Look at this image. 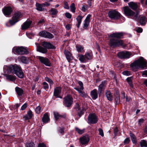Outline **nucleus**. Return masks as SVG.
<instances>
[{"mask_svg": "<svg viewBox=\"0 0 147 147\" xmlns=\"http://www.w3.org/2000/svg\"><path fill=\"white\" fill-rule=\"evenodd\" d=\"M98 121L97 118L94 114H90L88 117V123L90 124H95Z\"/></svg>", "mask_w": 147, "mask_h": 147, "instance_id": "9b49d317", "label": "nucleus"}, {"mask_svg": "<svg viewBox=\"0 0 147 147\" xmlns=\"http://www.w3.org/2000/svg\"><path fill=\"white\" fill-rule=\"evenodd\" d=\"M35 145L33 143H30L27 144H26L27 147H35Z\"/></svg>", "mask_w": 147, "mask_h": 147, "instance_id": "603ef678", "label": "nucleus"}, {"mask_svg": "<svg viewBox=\"0 0 147 147\" xmlns=\"http://www.w3.org/2000/svg\"><path fill=\"white\" fill-rule=\"evenodd\" d=\"M64 8L66 9H69V7L68 5V3L67 2H65L64 3Z\"/></svg>", "mask_w": 147, "mask_h": 147, "instance_id": "4d7b16f0", "label": "nucleus"}, {"mask_svg": "<svg viewBox=\"0 0 147 147\" xmlns=\"http://www.w3.org/2000/svg\"><path fill=\"white\" fill-rule=\"evenodd\" d=\"M123 35L122 32L115 33L111 34L109 36L110 37L121 38Z\"/></svg>", "mask_w": 147, "mask_h": 147, "instance_id": "5701e85b", "label": "nucleus"}, {"mask_svg": "<svg viewBox=\"0 0 147 147\" xmlns=\"http://www.w3.org/2000/svg\"><path fill=\"white\" fill-rule=\"evenodd\" d=\"M91 17V16L90 14L88 15L84 21V27L85 29L87 28L89 25Z\"/></svg>", "mask_w": 147, "mask_h": 147, "instance_id": "a211bd4d", "label": "nucleus"}, {"mask_svg": "<svg viewBox=\"0 0 147 147\" xmlns=\"http://www.w3.org/2000/svg\"><path fill=\"white\" fill-rule=\"evenodd\" d=\"M147 62L142 57H140L137 60L131 63L130 67L133 70L136 71V69L139 68H146Z\"/></svg>", "mask_w": 147, "mask_h": 147, "instance_id": "f03ea898", "label": "nucleus"}, {"mask_svg": "<svg viewBox=\"0 0 147 147\" xmlns=\"http://www.w3.org/2000/svg\"><path fill=\"white\" fill-rule=\"evenodd\" d=\"M64 53L68 61L69 62L72 58L71 54L69 51H65Z\"/></svg>", "mask_w": 147, "mask_h": 147, "instance_id": "a878e982", "label": "nucleus"}, {"mask_svg": "<svg viewBox=\"0 0 147 147\" xmlns=\"http://www.w3.org/2000/svg\"><path fill=\"white\" fill-rule=\"evenodd\" d=\"M78 84L80 86V87L77 88L79 89V90H83L84 88L83 86V84L82 82L81 81H79L78 82Z\"/></svg>", "mask_w": 147, "mask_h": 147, "instance_id": "37998d69", "label": "nucleus"}, {"mask_svg": "<svg viewBox=\"0 0 147 147\" xmlns=\"http://www.w3.org/2000/svg\"><path fill=\"white\" fill-rule=\"evenodd\" d=\"M24 118L26 120H28L30 119V118H29V117L27 115L24 116Z\"/></svg>", "mask_w": 147, "mask_h": 147, "instance_id": "0e129e2a", "label": "nucleus"}, {"mask_svg": "<svg viewBox=\"0 0 147 147\" xmlns=\"http://www.w3.org/2000/svg\"><path fill=\"white\" fill-rule=\"evenodd\" d=\"M122 97L124 99L125 98V93L124 92H122L121 93Z\"/></svg>", "mask_w": 147, "mask_h": 147, "instance_id": "e2e57ef3", "label": "nucleus"}, {"mask_svg": "<svg viewBox=\"0 0 147 147\" xmlns=\"http://www.w3.org/2000/svg\"><path fill=\"white\" fill-rule=\"evenodd\" d=\"M143 29L141 28H138L136 30V31L138 32H142Z\"/></svg>", "mask_w": 147, "mask_h": 147, "instance_id": "bf43d9fd", "label": "nucleus"}, {"mask_svg": "<svg viewBox=\"0 0 147 147\" xmlns=\"http://www.w3.org/2000/svg\"><path fill=\"white\" fill-rule=\"evenodd\" d=\"M38 58L41 63L44 64L47 66H51V62L48 59L40 56L38 57Z\"/></svg>", "mask_w": 147, "mask_h": 147, "instance_id": "f8f14e48", "label": "nucleus"}, {"mask_svg": "<svg viewBox=\"0 0 147 147\" xmlns=\"http://www.w3.org/2000/svg\"><path fill=\"white\" fill-rule=\"evenodd\" d=\"M27 104L26 103H24L21 107V109L22 110H24L26 108Z\"/></svg>", "mask_w": 147, "mask_h": 147, "instance_id": "6e6d98bb", "label": "nucleus"}, {"mask_svg": "<svg viewBox=\"0 0 147 147\" xmlns=\"http://www.w3.org/2000/svg\"><path fill=\"white\" fill-rule=\"evenodd\" d=\"M130 141V140L129 138H127L124 141V143L125 144H128L129 143Z\"/></svg>", "mask_w": 147, "mask_h": 147, "instance_id": "864d4df0", "label": "nucleus"}, {"mask_svg": "<svg viewBox=\"0 0 147 147\" xmlns=\"http://www.w3.org/2000/svg\"><path fill=\"white\" fill-rule=\"evenodd\" d=\"M50 11L51 12V14L53 15L56 14L58 12L57 10L54 8H51Z\"/></svg>", "mask_w": 147, "mask_h": 147, "instance_id": "a19ab883", "label": "nucleus"}, {"mask_svg": "<svg viewBox=\"0 0 147 147\" xmlns=\"http://www.w3.org/2000/svg\"><path fill=\"white\" fill-rule=\"evenodd\" d=\"M142 75H145L147 77V70L143 71L142 72Z\"/></svg>", "mask_w": 147, "mask_h": 147, "instance_id": "680f3d73", "label": "nucleus"}, {"mask_svg": "<svg viewBox=\"0 0 147 147\" xmlns=\"http://www.w3.org/2000/svg\"><path fill=\"white\" fill-rule=\"evenodd\" d=\"M32 23L31 21L27 20L24 22L22 26V30L26 29L29 28Z\"/></svg>", "mask_w": 147, "mask_h": 147, "instance_id": "f3484780", "label": "nucleus"}, {"mask_svg": "<svg viewBox=\"0 0 147 147\" xmlns=\"http://www.w3.org/2000/svg\"><path fill=\"white\" fill-rule=\"evenodd\" d=\"M2 11L5 16H8L11 14L13 10L11 7L8 6L4 7L2 9Z\"/></svg>", "mask_w": 147, "mask_h": 147, "instance_id": "2eb2a0df", "label": "nucleus"}, {"mask_svg": "<svg viewBox=\"0 0 147 147\" xmlns=\"http://www.w3.org/2000/svg\"><path fill=\"white\" fill-rule=\"evenodd\" d=\"M84 56L87 61L88 60H90L92 59L93 55L91 52L86 53Z\"/></svg>", "mask_w": 147, "mask_h": 147, "instance_id": "cd10ccee", "label": "nucleus"}, {"mask_svg": "<svg viewBox=\"0 0 147 147\" xmlns=\"http://www.w3.org/2000/svg\"><path fill=\"white\" fill-rule=\"evenodd\" d=\"M130 136L133 143L134 144H136V143L137 140L136 136L131 133H130Z\"/></svg>", "mask_w": 147, "mask_h": 147, "instance_id": "f704fd0d", "label": "nucleus"}, {"mask_svg": "<svg viewBox=\"0 0 147 147\" xmlns=\"http://www.w3.org/2000/svg\"><path fill=\"white\" fill-rule=\"evenodd\" d=\"M63 105L66 107H69L73 104V98L72 96L70 95H67L63 98Z\"/></svg>", "mask_w": 147, "mask_h": 147, "instance_id": "6e6552de", "label": "nucleus"}, {"mask_svg": "<svg viewBox=\"0 0 147 147\" xmlns=\"http://www.w3.org/2000/svg\"><path fill=\"white\" fill-rule=\"evenodd\" d=\"M88 6L86 5H84L82 6L81 10L83 12H85L88 9Z\"/></svg>", "mask_w": 147, "mask_h": 147, "instance_id": "c03bdc74", "label": "nucleus"}, {"mask_svg": "<svg viewBox=\"0 0 147 147\" xmlns=\"http://www.w3.org/2000/svg\"><path fill=\"white\" fill-rule=\"evenodd\" d=\"M79 58V60L82 63H86L87 61L86 58L84 55H80L78 56Z\"/></svg>", "mask_w": 147, "mask_h": 147, "instance_id": "c85d7f7f", "label": "nucleus"}, {"mask_svg": "<svg viewBox=\"0 0 147 147\" xmlns=\"http://www.w3.org/2000/svg\"><path fill=\"white\" fill-rule=\"evenodd\" d=\"M74 89L76 90L80 94V95L83 98H85L88 97L87 94L83 91V90H79L77 88H74Z\"/></svg>", "mask_w": 147, "mask_h": 147, "instance_id": "4be33fe9", "label": "nucleus"}, {"mask_svg": "<svg viewBox=\"0 0 147 147\" xmlns=\"http://www.w3.org/2000/svg\"><path fill=\"white\" fill-rule=\"evenodd\" d=\"M83 17L82 16L79 15L78 16L76 19V20L77 23V26L78 28H79L80 27V25L81 24L82 19L83 18Z\"/></svg>", "mask_w": 147, "mask_h": 147, "instance_id": "393cba45", "label": "nucleus"}, {"mask_svg": "<svg viewBox=\"0 0 147 147\" xmlns=\"http://www.w3.org/2000/svg\"><path fill=\"white\" fill-rule=\"evenodd\" d=\"M66 18L68 19H70L71 18V15L69 12H66L65 14Z\"/></svg>", "mask_w": 147, "mask_h": 147, "instance_id": "8fccbe9b", "label": "nucleus"}, {"mask_svg": "<svg viewBox=\"0 0 147 147\" xmlns=\"http://www.w3.org/2000/svg\"><path fill=\"white\" fill-rule=\"evenodd\" d=\"M53 114L54 117L56 120L58 119L60 117V116L59 115L58 113L57 112H54Z\"/></svg>", "mask_w": 147, "mask_h": 147, "instance_id": "79ce46f5", "label": "nucleus"}, {"mask_svg": "<svg viewBox=\"0 0 147 147\" xmlns=\"http://www.w3.org/2000/svg\"><path fill=\"white\" fill-rule=\"evenodd\" d=\"M123 9L126 16L130 17L136 20H138V13H135L128 7H125L123 8Z\"/></svg>", "mask_w": 147, "mask_h": 147, "instance_id": "7ed1b4c3", "label": "nucleus"}, {"mask_svg": "<svg viewBox=\"0 0 147 147\" xmlns=\"http://www.w3.org/2000/svg\"><path fill=\"white\" fill-rule=\"evenodd\" d=\"M90 95L93 99H96L98 98V94L96 89H94L91 91L90 92Z\"/></svg>", "mask_w": 147, "mask_h": 147, "instance_id": "aec40b11", "label": "nucleus"}, {"mask_svg": "<svg viewBox=\"0 0 147 147\" xmlns=\"http://www.w3.org/2000/svg\"><path fill=\"white\" fill-rule=\"evenodd\" d=\"M70 8L71 11L73 13L75 12V10L76 9L75 7V5L74 3H72L70 6Z\"/></svg>", "mask_w": 147, "mask_h": 147, "instance_id": "58836bf2", "label": "nucleus"}, {"mask_svg": "<svg viewBox=\"0 0 147 147\" xmlns=\"http://www.w3.org/2000/svg\"><path fill=\"white\" fill-rule=\"evenodd\" d=\"M131 55V53L127 51H123L118 53L117 56L121 59H128Z\"/></svg>", "mask_w": 147, "mask_h": 147, "instance_id": "1a4fd4ad", "label": "nucleus"}, {"mask_svg": "<svg viewBox=\"0 0 147 147\" xmlns=\"http://www.w3.org/2000/svg\"><path fill=\"white\" fill-rule=\"evenodd\" d=\"M38 147H46V146L43 143H39L38 145Z\"/></svg>", "mask_w": 147, "mask_h": 147, "instance_id": "13d9d810", "label": "nucleus"}, {"mask_svg": "<svg viewBox=\"0 0 147 147\" xmlns=\"http://www.w3.org/2000/svg\"><path fill=\"white\" fill-rule=\"evenodd\" d=\"M106 95L107 99L111 101L113 100V96L111 93L109 91H107L106 93Z\"/></svg>", "mask_w": 147, "mask_h": 147, "instance_id": "bb28decb", "label": "nucleus"}, {"mask_svg": "<svg viewBox=\"0 0 147 147\" xmlns=\"http://www.w3.org/2000/svg\"><path fill=\"white\" fill-rule=\"evenodd\" d=\"M21 62L27 64L29 63L28 60L25 56H22L18 58Z\"/></svg>", "mask_w": 147, "mask_h": 147, "instance_id": "72a5a7b5", "label": "nucleus"}, {"mask_svg": "<svg viewBox=\"0 0 147 147\" xmlns=\"http://www.w3.org/2000/svg\"><path fill=\"white\" fill-rule=\"evenodd\" d=\"M128 82L132 81V78H128L127 79Z\"/></svg>", "mask_w": 147, "mask_h": 147, "instance_id": "69168bd1", "label": "nucleus"}, {"mask_svg": "<svg viewBox=\"0 0 147 147\" xmlns=\"http://www.w3.org/2000/svg\"><path fill=\"white\" fill-rule=\"evenodd\" d=\"M122 73L123 75L127 76H129L130 75V72L128 71H125L123 72Z\"/></svg>", "mask_w": 147, "mask_h": 147, "instance_id": "de8ad7c7", "label": "nucleus"}, {"mask_svg": "<svg viewBox=\"0 0 147 147\" xmlns=\"http://www.w3.org/2000/svg\"><path fill=\"white\" fill-rule=\"evenodd\" d=\"M76 48L78 52H82L83 51L84 48L80 45H76Z\"/></svg>", "mask_w": 147, "mask_h": 147, "instance_id": "4c0bfd02", "label": "nucleus"}, {"mask_svg": "<svg viewBox=\"0 0 147 147\" xmlns=\"http://www.w3.org/2000/svg\"><path fill=\"white\" fill-rule=\"evenodd\" d=\"M42 45L44 48L40 46H38L37 50L43 53H45L47 52V48L53 49L55 48V47L53 45L49 42H43Z\"/></svg>", "mask_w": 147, "mask_h": 147, "instance_id": "20e7f679", "label": "nucleus"}, {"mask_svg": "<svg viewBox=\"0 0 147 147\" xmlns=\"http://www.w3.org/2000/svg\"><path fill=\"white\" fill-rule=\"evenodd\" d=\"M129 7L133 9H136L138 5L137 4L133 2H131L128 3Z\"/></svg>", "mask_w": 147, "mask_h": 147, "instance_id": "c756f323", "label": "nucleus"}, {"mask_svg": "<svg viewBox=\"0 0 147 147\" xmlns=\"http://www.w3.org/2000/svg\"><path fill=\"white\" fill-rule=\"evenodd\" d=\"M41 110V107L39 106H38L36 107L35 109V111L36 113L37 114H39Z\"/></svg>", "mask_w": 147, "mask_h": 147, "instance_id": "49530a36", "label": "nucleus"}, {"mask_svg": "<svg viewBox=\"0 0 147 147\" xmlns=\"http://www.w3.org/2000/svg\"><path fill=\"white\" fill-rule=\"evenodd\" d=\"M15 90L18 95L22 96L23 92L22 89L18 87H16L15 88Z\"/></svg>", "mask_w": 147, "mask_h": 147, "instance_id": "2f4dec72", "label": "nucleus"}, {"mask_svg": "<svg viewBox=\"0 0 147 147\" xmlns=\"http://www.w3.org/2000/svg\"><path fill=\"white\" fill-rule=\"evenodd\" d=\"M21 17V15L20 13H15L12 17V19L9 21V23L11 25H13L18 22L19 21V19Z\"/></svg>", "mask_w": 147, "mask_h": 147, "instance_id": "9d476101", "label": "nucleus"}, {"mask_svg": "<svg viewBox=\"0 0 147 147\" xmlns=\"http://www.w3.org/2000/svg\"><path fill=\"white\" fill-rule=\"evenodd\" d=\"M75 129L78 133L80 134H82L84 132V129H80L77 127H75Z\"/></svg>", "mask_w": 147, "mask_h": 147, "instance_id": "ea45409f", "label": "nucleus"}, {"mask_svg": "<svg viewBox=\"0 0 147 147\" xmlns=\"http://www.w3.org/2000/svg\"><path fill=\"white\" fill-rule=\"evenodd\" d=\"M109 17L112 20H117L121 17V14L115 9L112 10L108 13Z\"/></svg>", "mask_w": 147, "mask_h": 147, "instance_id": "423d86ee", "label": "nucleus"}, {"mask_svg": "<svg viewBox=\"0 0 147 147\" xmlns=\"http://www.w3.org/2000/svg\"><path fill=\"white\" fill-rule=\"evenodd\" d=\"M43 84L44 86V87L45 89H47L49 88V86L48 84L45 82H44L43 83Z\"/></svg>", "mask_w": 147, "mask_h": 147, "instance_id": "5fc2aeb1", "label": "nucleus"}, {"mask_svg": "<svg viewBox=\"0 0 147 147\" xmlns=\"http://www.w3.org/2000/svg\"><path fill=\"white\" fill-rule=\"evenodd\" d=\"M44 4H40L38 3H36V9L37 10L41 11L44 10V8H43L44 7Z\"/></svg>", "mask_w": 147, "mask_h": 147, "instance_id": "7c9ffc66", "label": "nucleus"}, {"mask_svg": "<svg viewBox=\"0 0 147 147\" xmlns=\"http://www.w3.org/2000/svg\"><path fill=\"white\" fill-rule=\"evenodd\" d=\"M50 121L49 116L48 114L46 113L44 114L42 118V121L44 123H46L49 122Z\"/></svg>", "mask_w": 147, "mask_h": 147, "instance_id": "b1692460", "label": "nucleus"}, {"mask_svg": "<svg viewBox=\"0 0 147 147\" xmlns=\"http://www.w3.org/2000/svg\"><path fill=\"white\" fill-rule=\"evenodd\" d=\"M27 115L29 117V118L30 119L32 117L33 114L31 110L29 111L27 113Z\"/></svg>", "mask_w": 147, "mask_h": 147, "instance_id": "3c124183", "label": "nucleus"}, {"mask_svg": "<svg viewBox=\"0 0 147 147\" xmlns=\"http://www.w3.org/2000/svg\"><path fill=\"white\" fill-rule=\"evenodd\" d=\"M61 91V88L60 87H57L54 89V95L56 98L59 97L61 98V97H59Z\"/></svg>", "mask_w": 147, "mask_h": 147, "instance_id": "dca6fc26", "label": "nucleus"}, {"mask_svg": "<svg viewBox=\"0 0 147 147\" xmlns=\"http://www.w3.org/2000/svg\"><path fill=\"white\" fill-rule=\"evenodd\" d=\"M140 144L141 147H147V141L146 140H141Z\"/></svg>", "mask_w": 147, "mask_h": 147, "instance_id": "e433bc0d", "label": "nucleus"}, {"mask_svg": "<svg viewBox=\"0 0 147 147\" xmlns=\"http://www.w3.org/2000/svg\"><path fill=\"white\" fill-rule=\"evenodd\" d=\"M39 35L40 36L49 38H53V36L52 34L47 31L40 32L39 33Z\"/></svg>", "mask_w": 147, "mask_h": 147, "instance_id": "ddd939ff", "label": "nucleus"}, {"mask_svg": "<svg viewBox=\"0 0 147 147\" xmlns=\"http://www.w3.org/2000/svg\"><path fill=\"white\" fill-rule=\"evenodd\" d=\"M92 0H89L88 1V7H91V6H92V4H91V1H92Z\"/></svg>", "mask_w": 147, "mask_h": 147, "instance_id": "052dcab7", "label": "nucleus"}, {"mask_svg": "<svg viewBox=\"0 0 147 147\" xmlns=\"http://www.w3.org/2000/svg\"><path fill=\"white\" fill-rule=\"evenodd\" d=\"M115 100L116 103L117 104L120 102V97L119 93L117 92L115 95Z\"/></svg>", "mask_w": 147, "mask_h": 147, "instance_id": "473e14b6", "label": "nucleus"}, {"mask_svg": "<svg viewBox=\"0 0 147 147\" xmlns=\"http://www.w3.org/2000/svg\"><path fill=\"white\" fill-rule=\"evenodd\" d=\"M4 75L6 77V79L7 80L14 81L16 80V77L12 75H9L5 74Z\"/></svg>", "mask_w": 147, "mask_h": 147, "instance_id": "6ab92c4d", "label": "nucleus"}, {"mask_svg": "<svg viewBox=\"0 0 147 147\" xmlns=\"http://www.w3.org/2000/svg\"><path fill=\"white\" fill-rule=\"evenodd\" d=\"M3 69L5 73L7 71L8 73L15 74L20 78H22L24 76L23 72L22 70L21 67L16 64L9 66L5 65Z\"/></svg>", "mask_w": 147, "mask_h": 147, "instance_id": "f257e3e1", "label": "nucleus"}, {"mask_svg": "<svg viewBox=\"0 0 147 147\" xmlns=\"http://www.w3.org/2000/svg\"><path fill=\"white\" fill-rule=\"evenodd\" d=\"M98 131L99 134L101 136L103 137L104 136V134L103 132V131L102 129L101 128H99L98 129Z\"/></svg>", "mask_w": 147, "mask_h": 147, "instance_id": "09e8293b", "label": "nucleus"}, {"mask_svg": "<svg viewBox=\"0 0 147 147\" xmlns=\"http://www.w3.org/2000/svg\"><path fill=\"white\" fill-rule=\"evenodd\" d=\"M109 44L111 47L114 48L122 45L123 42L122 40L120 39L112 38L110 40Z\"/></svg>", "mask_w": 147, "mask_h": 147, "instance_id": "0eeeda50", "label": "nucleus"}, {"mask_svg": "<svg viewBox=\"0 0 147 147\" xmlns=\"http://www.w3.org/2000/svg\"><path fill=\"white\" fill-rule=\"evenodd\" d=\"M106 87L105 82H102L101 84L98 86V91L99 96L100 97L101 94L102 93Z\"/></svg>", "mask_w": 147, "mask_h": 147, "instance_id": "4468645a", "label": "nucleus"}, {"mask_svg": "<svg viewBox=\"0 0 147 147\" xmlns=\"http://www.w3.org/2000/svg\"><path fill=\"white\" fill-rule=\"evenodd\" d=\"M146 17L145 16H142L140 18V22L141 25H144L146 22Z\"/></svg>", "mask_w": 147, "mask_h": 147, "instance_id": "c9c22d12", "label": "nucleus"}, {"mask_svg": "<svg viewBox=\"0 0 147 147\" xmlns=\"http://www.w3.org/2000/svg\"><path fill=\"white\" fill-rule=\"evenodd\" d=\"M45 80L51 84H53V82L52 80L48 77L45 78Z\"/></svg>", "mask_w": 147, "mask_h": 147, "instance_id": "a18cd8bd", "label": "nucleus"}, {"mask_svg": "<svg viewBox=\"0 0 147 147\" xmlns=\"http://www.w3.org/2000/svg\"><path fill=\"white\" fill-rule=\"evenodd\" d=\"M43 4H44V7H45V6H49V5H50V4L49 3H47V2H45L44 3H43Z\"/></svg>", "mask_w": 147, "mask_h": 147, "instance_id": "774afa93", "label": "nucleus"}, {"mask_svg": "<svg viewBox=\"0 0 147 147\" xmlns=\"http://www.w3.org/2000/svg\"><path fill=\"white\" fill-rule=\"evenodd\" d=\"M12 51L14 53L19 54H24L28 53V49L27 47H15L13 48Z\"/></svg>", "mask_w": 147, "mask_h": 147, "instance_id": "39448f33", "label": "nucleus"}, {"mask_svg": "<svg viewBox=\"0 0 147 147\" xmlns=\"http://www.w3.org/2000/svg\"><path fill=\"white\" fill-rule=\"evenodd\" d=\"M144 121V120L142 119H141L139 120L138 121L139 123V124H141Z\"/></svg>", "mask_w": 147, "mask_h": 147, "instance_id": "338daca9", "label": "nucleus"}, {"mask_svg": "<svg viewBox=\"0 0 147 147\" xmlns=\"http://www.w3.org/2000/svg\"><path fill=\"white\" fill-rule=\"evenodd\" d=\"M89 141V139L88 136H84L80 139V141L82 144H85L87 143Z\"/></svg>", "mask_w": 147, "mask_h": 147, "instance_id": "412c9836", "label": "nucleus"}]
</instances>
